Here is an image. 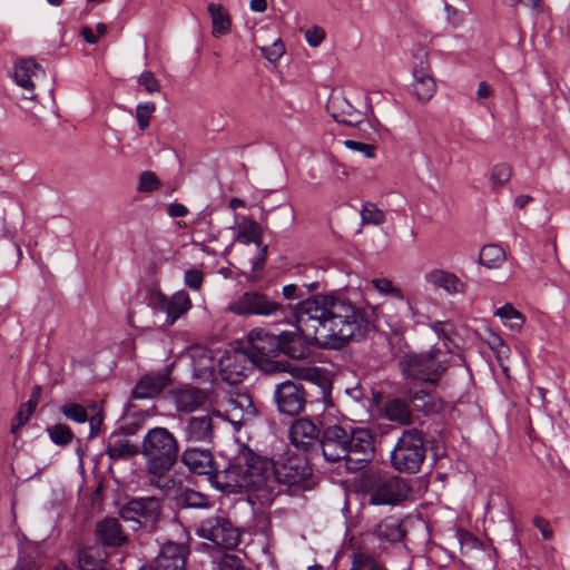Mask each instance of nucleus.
I'll list each match as a JSON object with an SVG mask.
<instances>
[{"instance_id": "obj_52", "label": "nucleus", "mask_w": 570, "mask_h": 570, "mask_svg": "<svg viewBox=\"0 0 570 570\" xmlns=\"http://www.w3.org/2000/svg\"><path fill=\"white\" fill-rule=\"evenodd\" d=\"M138 83L144 86L148 94L158 92L160 90V83L151 71H144L139 78Z\"/></svg>"}, {"instance_id": "obj_42", "label": "nucleus", "mask_w": 570, "mask_h": 570, "mask_svg": "<svg viewBox=\"0 0 570 570\" xmlns=\"http://www.w3.org/2000/svg\"><path fill=\"white\" fill-rule=\"evenodd\" d=\"M512 176V169L508 164L495 165L490 175L492 188L498 190L509 183Z\"/></svg>"}, {"instance_id": "obj_5", "label": "nucleus", "mask_w": 570, "mask_h": 570, "mask_svg": "<svg viewBox=\"0 0 570 570\" xmlns=\"http://www.w3.org/2000/svg\"><path fill=\"white\" fill-rule=\"evenodd\" d=\"M425 454L423 433L415 428L406 429L391 452V464L399 472L416 473L424 462Z\"/></svg>"}, {"instance_id": "obj_8", "label": "nucleus", "mask_w": 570, "mask_h": 570, "mask_svg": "<svg viewBox=\"0 0 570 570\" xmlns=\"http://www.w3.org/2000/svg\"><path fill=\"white\" fill-rule=\"evenodd\" d=\"M367 492L373 505H395L409 497L411 488L402 478L373 473L368 479Z\"/></svg>"}, {"instance_id": "obj_16", "label": "nucleus", "mask_w": 570, "mask_h": 570, "mask_svg": "<svg viewBox=\"0 0 570 570\" xmlns=\"http://www.w3.org/2000/svg\"><path fill=\"white\" fill-rule=\"evenodd\" d=\"M151 303L156 309L166 313L169 325H173L183 314L191 308L190 297L184 291H179L170 297L159 292L155 293Z\"/></svg>"}, {"instance_id": "obj_44", "label": "nucleus", "mask_w": 570, "mask_h": 570, "mask_svg": "<svg viewBox=\"0 0 570 570\" xmlns=\"http://www.w3.org/2000/svg\"><path fill=\"white\" fill-rule=\"evenodd\" d=\"M160 187L161 181L154 171L146 170L139 175L137 186L138 193H153L158 190Z\"/></svg>"}, {"instance_id": "obj_35", "label": "nucleus", "mask_w": 570, "mask_h": 570, "mask_svg": "<svg viewBox=\"0 0 570 570\" xmlns=\"http://www.w3.org/2000/svg\"><path fill=\"white\" fill-rule=\"evenodd\" d=\"M413 94L419 101L426 102L435 94L436 83L431 73L413 75Z\"/></svg>"}, {"instance_id": "obj_27", "label": "nucleus", "mask_w": 570, "mask_h": 570, "mask_svg": "<svg viewBox=\"0 0 570 570\" xmlns=\"http://www.w3.org/2000/svg\"><path fill=\"white\" fill-rule=\"evenodd\" d=\"M96 537L105 546L118 547L126 542L119 521L115 518H106L96 525Z\"/></svg>"}, {"instance_id": "obj_7", "label": "nucleus", "mask_w": 570, "mask_h": 570, "mask_svg": "<svg viewBox=\"0 0 570 570\" xmlns=\"http://www.w3.org/2000/svg\"><path fill=\"white\" fill-rule=\"evenodd\" d=\"M450 353L432 348L424 354H409L401 361L402 372L411 379L435 383L448 368Z\"/></svg>"}, {"instance_id": "obj_50", "label": "nucleus", "mask_w": 570, "mask_h": 570, "mask_svg": "<svg viewBox=\"0 0 570 570\" xmlns=\"http://www.w3.org/2000/svg\"><path fill=\"white\" fill-rule=\"evenodd\" d=\"M62 414L77 423H85L88 420L86 409L77 403H67L61 407Z\"/></svg>"}, {"instance_id": "obj_38", "label": "nucleus", "mask_w": 570, "mask_h": 570, "mask_svg": "<svg viewBox=\"0 0 570 570\" xmlns=\"http://www.w3.org/2000/svg\"><path fill=\"white\" fill-rule=\"evenodd\" d=\"M178 501L185 508L206 509L210 505L207 495L193 489H184L178 497Z\"/></svg>"}, {"instance_id": "obj_2", "label": "nucleus", "mask_w": 570, "mask_h": 570, "mask_svg": "<svg viewBox=\"0 0 570 570\" xmlns=\"http://www.w3.org/2000/svg\"><path fill=\"white\" fill-rule=\"evenodd\" d=\"M271 460L245 453L226 469L212 474L209 481L224 493L249 492L262 504H266L271 502Z\"/></svg>"}, {"instance_id": "obj_49", "label": "nucleus", "mask_w": 570, "mask_h": 570, "mask_svg": "<svg viewBox=\"0 0 570 570\" xmlns=\"http://www.w3.org/2000/svg\"><path fill=\"white\" fill-rule=\"evenodd\" d=\"M156 106L154 102L139 104L136 108V119L141 130L149 127L150 118L155 112Z\"/></svg>"}, {"instance_id": "obj_14", "label": "nucleus", "mask_w": 570, "mask_h": 570, "mask_svg": "<svg viewBox=\"0 0 570 570\" xmlns=\"http://www.w3.org/2000/svg\"><path fill=\"white\" fill-rule=\"evenodd\" d=\"M275 401L281 413L298 415L305 407V391L301 384L286 381L277 385Z\"/></svg>"}, {"instance_id": "obj_51", "label": "nucleus", "mask_w": 570, "mask_h": 570, "mask_svg": "<svg viewBox=\"0 0 570 570\" xmlns=\"http://www.w3.org/2000/svg\"><path fill=\"white\" fill-rule=\"evenodd\" d=\"M261 51L268 61L275 62L285 53V47L281 39H276L271 47H262Z\"/></svg>"}, {"instance_id": "obj_55", "label": "nucleus", "mask_w": 570, "mask_h": 570, "mask_svg": "<svg viewBox=\"0 0 570 570\" xmlns=\"http://www.w3.org/2000/svg\"><path fill=\"white\" fill-rule=\"evenodd\" d=\"M325 38V31L314 26L305 31V39L311 47H318Z\"/></svg>"}, {"instance_id": "obj_46", "label": "nucleus", "mask_w": 570, "mask_h": 570, "mask_svg": "<svg viewBox=\"0 0 570 570\" xmlns=\"http://www.w3.org/2000/svg\"><path fill=\"white\" fill-rule=\"evenodd\" d=\"M194 235L198 237V239H193L191 244L198 247L202 252L209 253L205 242H216L217 236L212 232V226L209 223L205 224V228L199 225V227L194 229Z\"/></svg>"}, {"instance_id": "obj_11", "label": "nucleus", "mask_w": 570, "mask_h": 570, "mask_svg": "<svg viewBox=\"0 0 570 570\" xmlns=\"http://www.w3.org/2000/svg\"><path fill=\"white\" fill-rule=\"evenodd\" d=\"M197 534L226 549H233L239 542L237 529L227 519L219 515L204 520Z\"/></svg>"}, {"instance_id": "obj_15", "label": "nucleus", "mask_w": 570, "mask_h": 570, "mask_svg": "<svg viewBox=\"0 0 570 570\" xmlns=\"http://www.w3.org/2000/svg\"><path fill=\"white\" fill-rule=\"evenodd\" d=\"M45 78V70L32 59L21 60L14 67V80L19 87L26 90L23 98L27 100L37 99L33 90Z\"/></svg>"}, {"instance_id": "obj_39", "label": "nucleus", "mask_w": 570, "mask_h": 570, "mask_svg": "<svg viewBox=\"0 0 570 570\" xmlns=\"http://www.w3.org/2000/svg\"><path fill=\"white\" fill-rule=\"evenodd\" d=\"M78 564L81 570H99L104 567V560L97 556L95 548H80Z\"/></svg>"}, {"instance_id": "obj_56", "label": "nucleus", "mask_w": 570, "mask_h": 570, "mask_svg": "<svg viewBox=\"0 0 570 570\" xmlns=\"http://www.w3.org/2000/svg\"><path fill=\"white\" fill-rule=\"evenodd\" d=\"M220 570H246V568L238 557L225 554L220 562Z\"/></svg>"}, {"instance_id": "obj_23", "label": "nucleus", "mask_w": 570, "mask_h": 570, "mask_svg": "<svg viewBox=\"0 0 570 570\" xmlns=\"http://www.w3.org/2000/svg\"><path fill=\"white\" fill-rule=\"evenodd\" d=\"M169 384V377L163 373L144 375L136 384L131 396L136 400L156 397Z\"/></svg>"}, {"instance_id": "obj_43", "label": "nucleus", "mask_w": 570, "mask_h": 570, "mask_svg": "<svg viewBox=\"0 0 570 570\" xmlns=\"http://www.w3.org/2000/svg\"><path fill=\"white\" fill-rule=\"evenodd\" d=\"M413 75H423L431 71L429 63V51L425 47L416 46L413 49Z\"/></svg>"}, {"instance_id": "obj_60", "label": "nucleus", "mask_w": 570, "mask_h": 570, "mask_svg": "<svg viewBox=\"0 0 570 570\" xmlns=\"http://www.w3.org/2000/svg\"><path fill=\"white\" fill-rule=\"evenodd\" d=\"M407 396L415 404L416 407H422L425 410L426 404L425 403L420 404L419 402H422L425 397H429L428 393H425L422 390H420V391L409 390Z\"/></svg>"}, {"instance_id": "obj_31", "label": "nucleus", "mask_w": 570, "mask_h": 570, "mask_svg": "<svg viewBox=\"0 0 570 570\" xmlns=\"http://www.w3.org/2000/svg\"><path fill=\"white\" fill-rule=\"evenodd\" d=\"M106 452L111 460H122L136 455L139 449L121 435H111Z\"/></svg>"}, {"instance_id": "obj_6", "label": "nucleus", "mask_w": 570, "mask_h": 570, "mask_svg": "<svg viewBox=\"0 0 570 570\" xmlns=\"http://www.w3.org/2000/svg\"><path fill=\"white\" fill-rule=\"evenodd\" d=\"M268 479L271 484V502L277 494L276 484L286 485L293 490L309 489V478L312 469L304 456L291 455L277 462L271 461Z\"/></svg>"}, {"instance_id": "obj_24", "label": "nucleus", "mask_w": 570, "mask_h": 570, "mask_svg": "<svg viewBox=\"0 0 570 570\" xmlns=\"http://www.w3.org/2000/svg\"><path fill=\"white\" fill-rule=\"evenodd\" d=\"M425 281L451 295L465 292V284L454 273L441 268H434L426 273Z\"/></svg>"}, {"instance_id": "obj_54", "label": "nucleus", "mask_w": 570, "mask_h": 570, "mask_svg": "<svg viewBox=\"0 0 570 570\" xmlns=\"http://www.w3.org/2000/svg\"><path fill=\"white\" fill-rule=\"evenodd\" d=\"M344 146L353 151L362 153L367 158H374L375 156V147L370 144L346 139L344 140Z\"/></svg>"}, {"instance_id": "obj_13", "label": "nucleus", "mask_w": 570, "mask_h": 570, "mask_svg": "<svg viewBox=\"0 0 570 570\" xmlns=\"http://www.w3.org/2000/svg\"><path fill=\"white\" fill-rule=\"evenodd\" d=\"M257 415L252 396L246 391H234L226 402L225 417L239 430Z\"/></svg>"}, {"instance_id": "obj_22", "label": "nucleus", "mask_w": 570, "mask_h": 570, "mask_svg": "<svg viewBox=\"0 0 570 570\" xmlns=\"http://www.w3.org/2000/svg\"><path fill=\"white\" fill-rule=\"evenodd\" d=\"M326 109L334 120L347 126H356L362 120V112L353 107L344 96H332Z\"/></svg>"}, {"instance_id": "obj_10", "label": "nucleus", "mask_w": 570, "mask_h": 570, "mask_svg": "<svg viewBox=\"0 0 570 570\" xmlns=\"http://www.w3.org/2000/svg\"><path fill=\"white\" fill-rule=\"evenodd\" d=\"M120 517L153 531L161 517V501L156 497L131 500L121 508Z\"/></svg>"}, {"instance_id": "obj_53", "label": "nucleus", "mask_w": 570, "mask_h": 570, "mask_svg": "<svg viewBox=\"0 0 570 570\" xmlns=\"http://www.w3.org/2000/svg\"><path fill=\"white\" fill-rule=\"evenodd\" d=\"M185 285L194 291H198L204 282V274L202 271L193 268L185 272Z\"/></svg>"}, {"instance_id": "obj_41", "label": "nucleus", "mask_w": 570, "mask_h": 570, "mask_svg": "<svg viewBox=\"0 0 570 570\" xmlns=\"http://www.w3.org/2000/svg\"><path fill=\"white\" fill-rule=\"evenodd\" d=\"M47 432L51 441L60 446L68 445L73 439V433L71 429L62 423H58L47 428Z\"/></svg>"}, {"instance_id": "obj_17", "label": "nucleus", "mask_w": 570, "mask_h": 570, "mask_svg": "<svg viewBox=\"0 0 570 570\" xmlns=\"http://www.w3.org/2000/svg\"><path fill=\"white\" fill-rule=\"evenodd\" d=\"M186 563V548L173 542L161 547L156 559L139 570H183Z\"/></svg>"}, {"instance_id": "obj_58", "label": "nucleus", "mask_w": 570, "mask_h": 570, "mask_svg": "<svg viewBox=\"0 0 570 570\" xmlns=\"http://www.w3.org/2000/svg\"><path fill=\"white\" fill-rule=\"evenodd\" d=\"M102 423H104V414L101 411L97 412L95 415H92L89 420V424H90V433H89V436L90 438H95L98 435V433L100 432V429L102 426Z\"/></svg>"}, {"instance_id": "obj_30", "label": "nucleus", "mask_w": 570, "mask_h": 570, "mask_svg": "<svg viewBox=\"0 0 570 570\" xmlns=\"http://www.w3.org/2000/svg\"><path fill=\"white\" fill-rule=\"evenodd\" d=\"M206 395L197 389H183L176 392L175 403L178 411L193 412L205 403Z\"/></svg>"}, {"instance_id": "obj_19", "label": "nucleus", "mask_w": 570, "mask_h": 570, "mask_svg": "<svg viewBox=\"0 0 570 570\" xmlns=\"http://www.w3.org/2000/svg\"><path fill=\"white\" fill-rule=\"evenodd\" d=\"M262 236L261 225L250 218L244 217L237 225L235 242L245 245L254 243L258 247V259L253 264V269H258L265 264L267 248L262 245Z\"/></svg>"}, {"instance_id": "obj_1", "label": "nucleus", "mask_w": 570, "mask_h": 570, "mask_svg": "<svg viewBox=\"0 0 570 570\" xmlns=\"http://www.w3.org/2000/svg\"><path fill=\"white\" fill-rule=\"evenodd\" d=\"M301 333L311 342L337 348L351 340L362 338L373 320L363 308L350 299L316 295L294 308Z\"/></svg>"}, {"instance_id": "obj_9", "label": "nucleus", "mask_w": 570, "mask_h": 570, "mask_svg": "<svg viewBox=\"0 0 570 570\" xmlns=\"http://www.w3.org/2000/svg\"><path fill=\"white\" fill-rule=\"evenodd\" d=\"M283 308L284 306L281 303L273 301L267 295L249 291L232 301L226 311L237 316H271L283 311Z\"/></svg>"}, {"instance_id": "obj_57", "label": "nucleus", "mask_w": 570, "mask_h": 570, "mask_svg": "<svg viewBox=\"0 0 570 570\" xmlns=\"http://www.w3.org/2000/svg\"><path fill=\"white\" fill-rule=\"evenodd\" d=\"M533 524L541 532L544 540H550L553 535V531L550 527V523L542 517H534Z\"/></svg>"}, {"instance_id": "obj_45", "label": "nucleus", "mask_w": 570, "mask_h": 570, "mask_svg": "<svg viewBox=\"0 0 570 570\" xmlns=\"http://www.w3.org/2000/svg\"><path fill=\"white\" fill-rule=\"evenodd\" d=\"M370 284L382 295H389L396 299H403V293L399 287H395L389 278H373Z\"/></svg>"}, {"instance_id": "obj_4", "label": "nucleus", "mask_w": 570, "mask_h": 570, "mask_svg": "<svg viewBox=\"0 0 570 570\" xmlns=\"http://www.w3.org/2000/svg\"><path fill=\"white\" fill-rule=\"evenodd\" d=\"M176 438L165 428H154L144 438L141 453L147 459V478L151 485L168 492L175 485L170 470L178 458Z\"/></svg>"}, {"instance_id": "obj_18", "label": "nucleus", "mask_w": 570, "mask_h": 570, "mask_svg": "<svg viewBox=\"0 0 570 570\" xmlns=\"http://www.w3.org/2000/svg\"><path fill=\"white\" fill-rule=\"evenodd\" d=\"M292 444L299 451L307 452L313 449L321 439L318 428L308 419L295 420L289 428Z\"/></svg>"}, {"instance_id": "obj_26", "label": "nucleus", "mask_w": 570, "mask_h": 570, "mask_svg": "<svg viewBox=\"0 0 570 570\" xmlns=\"http://www.w3.org/2000/svg\"><path fill=\"white\" fill-rule=\"evenodd\" d=\"M189 356L195 376L209 380L215 371V357L212 351L205 346L196 345L190 347Z\"/></svg>"}, {"instance_id": "obj_63", "label": "nucleus", "mask_w": 570, "mask_h": 570, "mask_svg": "<svg viewBox=\"0 0 570 570\" xmlns=\"http://www.w3.org/2000/svg\"><path fill=\"white\" fill-rule=\"evenodd\" d=\"M492 94V88L488 82L481 81L478 86V97L481 99L490 97Z\"/></svg>"}, {"instance_id": "obj_59", "label": "nucleus", "mask_w": 570, "mask_h": 570, "mask_svg": "<svg viewBox=\"0 0 570 570\" xmlns=\"http://www.w3.org/2000/svg\"><path fill=\"white\" fill-rule=\"evenodd\" d=\"M444 10L446 12V19L452 24H458L462 20V14L460 11L452 4L445 3Z\"/></svg>"}, {"instance_id": "obj_21", "label": "nucleus", "mask_w": 570, "mask_h": 570, "mask_svg": "<svg viewBox=\"0 0 570 570\" xmlns=\"http://www.w3.org/2000/svg\"><path fill=\"white\" fill-rule=\"evenodd\" d=\"M248 343L252 346L249 354L255 355L257 364L265 357L274 356L279 352V341L263 328H254L248 333Z\"/></svg>"}, {"instance_id": "obj_37", "label": "nucleus", "mask_w": 570, "mask_h": 570, "mask_svg": "<svg viewBox=\"0 0 570 570\" xmlns=\"http://www.w3.org/2000/svg\"><path fill=\"white\" fill-rule=\"evenodd\" d=\"M505 258L504 249L494 244L483 246L479 254V263L489 269L500 267Z\"/></svg>"}, {"instance_id": "obj_25", "label": "nucleus", "mask_w": 570, "mask_h": 570, "mask_svg": "<svg viewBox=\"0 0 570 570\" xmlns=\"http://www.w3.org/2000/svg\"><path fill=\"white\" fill-rule=\"evenodd\" d=\"M183 463L193 472L199 475H212L213 455L208 450L187 449L181 455Z\"/></svg>"}, {"instance_id": "obj_20", "label": "nucleus", "mask_w": 570, "mask_h": 570, "mask_svg": "<svg viewBox=\"0 0 570 570\" xmlns=\"http://www.w3.org/2000/svg\"><path fill=\"white\" fill-rule=\"evenodd\" d=\"M216 420L214 414H203L188 419L185 428L186 440L194 443H212L215 435Z\"/></svg>"}, {"instance_id": "obj_28", "label": "nucleus", "mask_w": 570, "mask_h": 570, "mask_svg": "<svg viewBox=\"0 0 570 570\" xmlns=\"http://www.w3.org/2000/svg\"><path fill=\"white\" fill-rule=\"evenodd\" d=\"M303 338L308 341L301 333L297 322L295 331L283 332L279 335H276V340L279 341V351L293 358H301L304 356Z\"/></svg>"}, {"instance_id": "obj_62", "label": "nucleus", "mask_w": 570, "mask_h": 570, "mask_svg": "<svg viewBox=\"0 0 570 570\" xmlns=\"http://www.w3.org/2000/svg\"><path fill=\"white\" fill-rule=\"evenodd\" d=\"M80 35L85 39L86 42L94 45L98 42V36L94 33L92 29L90 27H82Z\"/></svg>"}, {"instance_id": "obj_34", "label": "nucleus", "mask_w": 570, "mask_h": 570, "mask_svg": "<svg viewBox=\"0 0 570 570\" xmlns=\"http://www.w3.org/2000/svg\"><path fill=\"white\" fill-rule=\"evenodd\" d=\"M376 535L380 539L397 542L400 541L405 532L402 529L401 521L397 518L389 517L380 522L375 530Z\"/></svg>"}, {"instance_id": "obj_61", "label": "nucleus", "mask_w": 570, "mask_h": 570, "mask_svg": "<svg viewBox=\"0 0 570 570\" xmlns=\"http://www.w3.org/2000/svg\"><path fill=\"white\" fill-rule=\"evenodd\" d=\"M167 213L170 217H185L188 214V209L183 204L174 203L168 206Z\"/></svg>"}, {"instance_id": "obj_33", "label": "nucleus", "mask_w": 570, "mask_h": 570, "mask_svg": "<svg viewBox=\"0 0 570 570\" xmlns=\"http://www.w3.org/2000/svg\"><path fill=\"white\" fill-rule=\"evenodd\" d=\"M41 387L39 385H35L32 387L29 401L19 407V411L17 412L12 421L11 432L13 434H17L20 428L23 426L29 421L30 416L32 415L39 403Z\"/></svg>"}, {"instance_id": "obj_48", "label": "nucleus", "mask_w": 570, "mask_h": 570, "mask_svg": "<svg viewBox=\"0 0 570 570\" xmlns=\"http://www.w3.org/2000/svg\"><path fill=\"white\" fill-rule=\"evenodd\" d=\"M490 346L494 352L497 360L499 361L503 372L508 374V365L505 364V361H508L509 358L510 347L504 343V341L500 336H495Z\"/></svg>"}, {"instance_id": "obj_40", "label": "nucleus", "mask_w": 570, "mask_h": 570, "mask_svg": "<svg viewBox=\"0 0 570 570\" xmlns=\"http://www.w3.org/2000/svg\"><path fill=\"white\" fill-rule=\"evenodd\" d=\"M350 570H386L371 554L358 551L353 554Z\"/></svg>"}, {"instance_id": "obj_3", "label": "nucleus", "mask_w": 570, "mask_h": 570, "mask_svg": "<svg viewBox=\"0 0 570 570\" xmlns=\"http://www.w3.org/2000/svg\"><path fill=\"white\" fill-rule=\"evenodd\" d=\"M320 445L326 461L344 460L348 469L361 468L374 453L373 436L365 429L348 432L340 425L327 426L321 434Z\"/></svg>"}, {"instance_id": "obj_29", "label": "nucleus", "mask_w": 570, "mask_h": 570, "mask_svg": "<svg viewBox=\"0 0 570 570\" xmlns=\"http://www.w3.org/2000/svg\"><path fill=\"white\" fill-rule=\"evenodd\" d=\"M212 19V35L219 38L230 32L232 19L228 11L219 3L210 2L207 7Z\"/></svg>"}, {"instance_id": "obj_36", "label": "nucleus", "mask_w": 570, "mask_h": 570, "mask_svg": "<svg viewBox=\"0 0 570 570\" xmlns=\"http://www.w3.org/2000/svg\"><path fill=\"white\" fill-rule=\"evenodd\" d=\"M385 414L390 421L402 425H410L413 423V414L409 405L401 400H392L387 402L385 406Z\"/></svg>"}, {"instance_id": "obj_12", "label": "nucleus", "mask_w": 570, "mask_h": 570, "mask_svg": "<svg viewBox=\"0 0 570 570\" xmlns=\"http://www.w3.org/2000/svg\"><path fill=\"white\" fill-rule=\"evenodd\" d=\"M257 364L255 355L249 354L246 350H233L226 352L219 360V372L222 379L229 383L236 384L240 382L246 371Z\"/></svg>"}, {"instance_id": "obj_64", "label": "nucleus", "mask_w": 570, "mask_h": 570, "mask_svg": "<svg viewBox=\"0 0 570 570\" xmlns=\"http://www.w3.org/2000/svg\"><path fill=\"white\" fill-rule=\"evenodd\" d=\"M249 7L255 12H265L267 10V0H250Z\"/></svg>"}, {"instance_id": "obj_47", "label": "nucleus", "mask_w": 570, "mask_h": 570, "mask_svg": "<svg viewBox=\"0 0 570 570\" xmlns=\"http://www.w3.org/2000/svg\"><path fill=\"white\" fill-rule=\"evenodd\" d=\"M361 219L363 224L381 225L385 220V215L376 205L367 203L363 206Z\"/></svg>"}, {"instance_id": "obj_32", "label": "nucleus", "mask_w": 570, "mask_h": 570, "mask_svg": "<svg viewBox=\"0 0 570 570\" xmlns=\"http://www.w3.org/2000/svg\"><path fill=\"white\" fill-rule=\"evenodd\" d=\"M494 316L499 317L502 324L513 333H521L525 316L518 311L511 303H505L494 312Z\"/></svg>"}]
</instances>
